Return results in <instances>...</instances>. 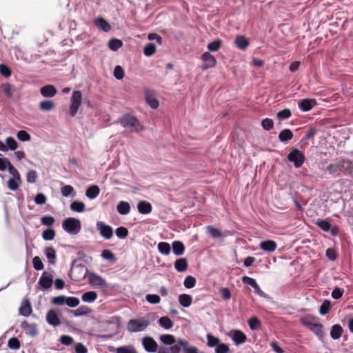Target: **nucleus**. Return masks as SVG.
Returning a JSON list of instances; mask_svg holds the SVG:
<instances>
[{"label":"nucleus","mask_w":353,"mask_h":353,"mask_svg":"<svg viewBox=\"0 0 353 353\" xmlns=\"http://www.w3.org/2000/svg\"><path fill=\"white\" fill-rule=\"evenodd\" d=\"M88 270L81 263H79L77 260L72 262L69 276L75 281H80L88 275Z\"/></svg>","instance_id":"obj_1"},{"label":"nucleus","mask_w":353,"mask_h":353,"mask_svg":"<svg viewBox=\"0 0 353 353\" xmlns=\"http://www.w3.org/2000/svg\"><path fill=\"white\" fill-rule=\"evenodd\" d=\"M150 323V321L143 317L132 319L128 323L127 330L130 333L143 332Z\"/></svg>","instance_id":"obj_2"},{"label":"nucleus","mask_w":353,"mask_h":353,"mask_svg":"<svg viewBox=\"0 0 353 353\" xmlns=\"http://www.w3.org/2000/svg\"><path fill=\"white\" fill-rule=\"evenodd\" d=\"M63 230L70 235H77L81 229V224L79 219L70 217L64 219L62 222Z\"/></svg>","instance_id":"obj_3"},{"label":"nucleus","mask_w":353,"mask_h":353,"mask_svg":"<svg viewBox=\"0 0 353 353\" xmlns=\"http://www.w3.org/2000/svg\"><path fill=\"white\" fill-rule=\"evenodd\" d=\"M120 122L123 128L130 132H138L142 129V127L137 119L131 115L127 114L123 116Z\"/></svg>","instance_id":"obj_4"},{"label":"nucleus","mask_w":353,"mask_h":353,"mask_svg":"<svg viewBox=\"0 0 353 353\" xmlns=\"http://www.w3.org/2000/svg\"><path fill=\"white\" fill-rule=\"evenodd\" d=\"M287 159L293 163L295 168H301L305 161L304 153L297 148H293L288 154Z\"/></svg>","instance_id":"obj_5"},{"label":"nucleus","mask_w":353,"mask_h":353,"mask_svg":"<svg viewBox=\"0 0 353 353\" xmlns=\"http://www.w3.org/2000/svg\"><path fill=\"white\" fill-rule=\"evenodd\" d=\"M82 102V93L81 91L76 90L72 92L70 105L69 108V113L71 117H74L77 113Z\"/></svg>","instance_id":"obj_6"},{"label":"nucleus","mask_w":353,"mask_h":353,"mask_svg":"<svg viewBox=\"0 0 353 353\" xmlns=\"http://www.w3.org/2000/svg\"><path fill=\"white\" fill-rule=\"evenodd\" d=\"M88 283L96 288H105L108 287L106 281L94 272L88 273Z\"/></svg>","instance_id":"obj_7"},{"label":"nucleus","mask_w":353,"mask_h":353,"mask_svg":"<svg viewBox=\"0 0 353 353\" xmlns=\"http://www.w3.org/2000/svg\"><path fill=\"white\" fill-rule=\"evenodd\" d=\"M61 314L59 310L51 309L46 314V321L53 327L59 326L61 324Z\"/></svg>","instance_id":"obj_8"},{"label":"nucleus","mask_w":353,"mask_h":353,"mask_svg":"<svg viewBox=\"0 0 353 353\" xmlns=\"http://www.w3.org/2000/svg\"><path fill=\"white\" fill-rule=\"evenodd\" d=\"M53 282V275L50 272H43L39 280L38 284L43 290L50 288Z\"/></svg>","instance_id":"obj_9"},{"label":"nucleus","mask_w":353,"mask_h":353,"mask_svg":"<svg viewBox=\"0 0 353 353\" xmlns=\"http://www.w3.org/2000/svg\"><path fill=\"white\" fill-rule=\"evenodd\" d=\"M97 229L99 230L100 234L105 239H110L113 236V230L111 226L104 223L102 221H97Z\"/></svg>","instance_id":"obj_10"},{"label":"nucleus","mask_w":353,"mask_h":353,"mask_svg":"<svg viewBox=\"0 0 353 353\" xmlns=\"http://www.w3.org/2000/svg\"><path fill=\"white\" fill-rule=\"evenodd\" d=\"M21 327L27 335L31 337H34L39 334L37 325L34 323H30L27 321H23L21 323Z\"/></svg>","instance_id":"obj_11"},{"label":"nucleus","mask_w":353,"mask_h":353,"mask_svg":"<svg viewBox=\"0 0 353 353\" xmlns=\"http://www.w3.org/2000/svg\"><path fill=\"white\" fill-rule=\"evenodd\" d=\"M142 345L148 352H156L158 349L157 343L150 336H145L142 339Z\"/></svg>","instance_id":"obj_12"},{"label":"nucleus","mask_w":353,"mask_h":353,"mask_svg":"<svg viewBox=\"0 0 353 353\" xmlns=\"http://www.w3.org/2000/svg\"><path fill=\"white\" fill-rule=\"evenodd\" d=\"M201 59L203 61V68L208 70L215 67L216 61L213 55L210 52H205L201 56Z\"/></svg>","instance_id":"obj_13"},{"label":"nucleus","mask_w":353,"mask_h":353,"mask_svg":"<svg viewBox=\"0 0 353 353\" xmlns=\"http://www.w3.org/2000/svg\"><path fill=\"white\" fill-rule=\"evenodd\" d=\"M259 248L266 252H273L276 250L277 244L273 240H266L260 243Z\"/></svg>","instance_id":"obj_14"},{"label":"nucleus","mask_w":353,"mask_h":353,"mask_svg":"<svg viewBox=\"0 0 353 353\" xmlns=\"http://www.w3.org/2000/svg\"><path fill=\"white\" fill-rule=\"evenodd\" d=\"M231 339L234 342L236 345H239L246 341L245 334L240 330H234L231 333Z\"/></svg>","instance_id":"obj_15"},{"label":"nucleus","mask_w":353,"mask_h":353,"mask_svg":"<svg viewBox=\"0 0 353 353\" xmlns=\"http://www.w3.org/2000/svg\"><path fill=\"white\" fill-rule=\"evenodd\" d=\"M57 90L52 85H45L40 89V93L43 97L52 98L57 94Z\"/></svg>","instance_id":"obj_16"},{"label":"nucleus","mask_w":353,"mask_h":353,"mask_svg":"<svg viewBox=\"0 0 353 353\" xmlns=\"http://www.w3.org/2000/svg\"><path fill=\"white\" fill-rule=\"evenodd\" d=\"M316 105L315 99H303L299 103V108L303 112H307Z\"/></svg>","instance_id":"obj_17"},{"label":"nucleus","mask_w":353,"mask_h":353,"mask_svg":"<svg viewBox=\"0 0 353 353\" xmlns=\"http://www.w3.org/2000/svg\"><path fill=\"white\" fill-rule=\"evenodd\" d=\"M94 25L105 32H108L111 30L110 23L102 17L97 18L94 21Z\"/></svg>","instance_id":"obj_18"},{"label":"nucleus","mask_w":353,"mask_h":353,"mask_svg":"<svg viewBox=\"0 0 353 353\" xmlns=\"http://www.w3.org/2000/svg\"><path fill=\"white\" fill-rule=\"evenodd\" d=\"M137 209L139 213L148 214L152 211V205L149 202L141 201L138 203Z\"/></svg>","instance_id":"obj_19"},{"label":"nucleus","mask_w":353,"mask_h":353,"mask_svg":"<svg viewBox=\"0 0 353 353\" xmlns=\"http://www.w3.org/2000/svg\"><path fill=\"white\" fill-rule=\"evenodd\" d=\"M343 332V329L339 324H335L332 326L330 330V336L334 340L341 338Z\"/></svg>","instance_id":"obj_20"},{"label":"nucleus","mask_w":353,"mask_h":353,"mask_svg":"<svg viewBox=\"0 0 353 353\" xmlns=\"http://www.w3.org/2000/svg\"><path fill=\"white\" fill-rule=\"evenodd\" d=\"M293 138V133L290 129L281 130L279 134V139L283 143H287Z\"/></svg>","instance_id":"obj_21"},{"label":"nucleus","mask_w":353,"mask_h":353,"mask_svg":"<svg viewBox=\"0 0 353 353\" xmlns=\"http://www.w3.org/2000/svg\"><path fill=\"white\" fill-rule=\"evenodd\" d=\"M179 303L183 307H188L192 305V297L188 294H182L179 296Z\"/></svg>","instance_id":"obj_22"},{"label":"nucleus","mask_w":353,"mask_h":353,"mask_svg":"<svg viewBox=\"0 0 353 353\" xmlns=\"http://www.w3.org/2000/svg\"><path fill=\"white\" fill-rule=\"evenodd\" d=\"M19 314L24 316H29L32 312V307L28 300H24L19 309Z\"/></svg>","instance_id":"obj_23"},{"label":"nucleus","mask_w":353,"mask_h":353,"mask_svg":"<svg viewBox=\"0 0 353 353\" xmlns=\"http://www.w3.org/2000/svg\"><path fill=\"white\" fill-rule=\"evenodd\" d=\"M99 193H100L99 188L96 185H93L92 186H90L86 190L85 196L90 199H94L99 196Z\"/></svg>","instance_id":"obj_24"},{"label":"nucleus","mask_w":353,"mask_h":353,"mask_svg":"<svg viewBox=\"0 0 353 353\" xmlns=\"http://www.w3.org/2000/svg\"><path fill=\"white\" fill-rule=\"evenodd\" d=\"M75 316H81L88 315L92 312V310L86 305H81L75 310H69Z\"/></svg>","instance_id":"obj_25"},{"label":"nucleus","mask_w":353,"mask_h":353,"mask_svg":"<svg viewBox=\"0 0 353 353\" xmlns=\"http://www.w3.org/2000/svg\"><path fill=\"white\" fill-rule=\"evenodd\" d=\"M173 253L176 256H181L184 253L185 246L182 242L175 241L172 244Z\"/></svg>","instance_id":"obj_26"},{"label":"nucleus","mask_w":353,"mask_h":353,"mask_svg":"<svg viewBox=\"0 0 353 353\" xmlns=\"http://www.w3.org/2000/svg\"><path fill=\"white\" fill-rule=\"evenodd\" d=\"M188 265V261L185 258H180L174 262V268L179 272H185Z\"/></svg>","instance_id":"obj_27"},{"label":"nucleus","mask_w":353,"mask_h":353,"mask_svg":"<svg viewBox=\"0 0 353 353\" xmlns=\"http://www.w3.org/2000/svg\"><path fill=\"white\" fill-rule=\"evenodd\" d=\"M117 210L120 214L126 215L130 211V205L126 201H120L117 206Z\"/></svg>","instance_id":"obj_28"},{"label":"nucleus","mask_w":353,"mask_h":353,"mask_svg":"<svg viewBox=\"0 0 353 353\" xmlns=\"http://www.w3.org/2000/svg\"><path fill=\"white\" fill-rule=\"evenodd\" d=\"M235 44L238 48L245 50L249 46V41L246 37L243 36H238L235 39Z\"/></svg>","instance_id":"obj_29"},{"label":"nucleus","mask_w":353,"mask_h":353,"mask_svg":"<svg viewBox=\"0 0 353 353\" xmlns=\"http://www.w3.org/2000/svg\"><path fill=\"white\" fill-rule=\"evenodd\" d=\"M97 298V294L94 291H89L83 293L81 299L85 303H92Z\"/></svg>","instance_id":"obj_30"},{"label":"nucleus","mask_w":353,"mask_h":353,"mask_svg":"<svg viewBox=\"0 0 353 353\" xmlns=\"http://www.w3.org/2000/svg\"><path fill=\"white\" fill-rule=\"evenodd\" d=\"M159 325L165 330H170L173 327V323L168 316L161 317L158 321Z\"/></svg>","instance_id":"obj_31"},{"label":"nucleus","mask_w":353,"mask_h":353,"mask_svg":"<svg viewBox=\"0 0 353 353\" xmlns=\"http://www.w3.org/2000/svg\"><path fill=\"white\" fill-rule=\"evenodd\" d=\"M45 254L51 264L55 263L56 260V251L52 247H48L45 250Z\"/></svg>","instance_id":"obj_32"},{"label":"nucleus","mask_w":353,"mask_h":353,"mask_svg":"<svg viewBox=\"0 0 353 353\" xmlns=\"http://www.w3.org/2000/svg\"><path fill=\"white\" fill-rule=\"evenodd\" d=\"M3 91L4 94L10 99L12 98L14 92L16 91L14 85L6 83L2 85Z\"/></svg>","instance_id":"obj_33"},{"label":"nucleus","mask_w":353,"mask_h":353,"mask_svg":"<svg viewBox=\"0 0 353 353\" xmlns=\"http://www.w3.org/2000/svg\"><path fill=\"white\" fill-rule=\"evenodd\" d=\"M21 183V179L19 178V180H17V178H10L8 179L7 182V185L9 190L12 191H15L19 188Z\"/></svg>","instance_id":"obj_34"},{"label":"nucleus","mask_w":353,"mask_h":353,"mask_svg":"<svg viewBox=\"0 0 353 353\" xmlns=\"http://www.w3.org/2000/svg\"><path fill=\"white\" fill-rule=\"evenodd\" d=\"M55 107L54 103L51 100H45L39 103V108L43 111H50Z\"/></svg>","instance_id":"obj_35"},{"label":"nucleus","mask_w":353,"mask_h":353,"mask_svg":"<svg viewBox=\"0 0 353 353\" xmlns=\"http://www.w3.org/2000/svg\"><path fill=\"white\" fill-rule=\"evenodd\" d=\"M207 338V345L210 347H216L218 345L221 343L219 338L214 336L211 334H208L206 335Z\"/></svg>","instance_id":"obj_36"},{"label":"nucleus","mask_w":353,"mask_h":353,"mask_svg":"<svg viewBox=\"0 0 353 353\" xmlns=\"http://www.w3.org/2000/svg\"><path fill=\"white\" fill-rule=\"evenodd\" d=\"M61 192L62 195L65 197H68L70 196H74L76 194L73 187L70 185L63 186L61 188Z\"/></svg>","instance_id":"obj_37"},{"label":"nucleus","mask_w":353,"mask_h":353,"mask_svg":"<svg viewBox=\"0 0 353 353\" xmlns=\"http://www.w3.org/2000/svg\"><path fill=\"white\" fill-rule=\"evenodd\" d=\"M70 209L76 212H83L85 210V205L83 202L74 201L71 203Z\"/></svg>","instance_id":"obj_38"},{"label":"nucleus","mask_w":353,"mask_h":353,"mask_svg":"<svg viewBox=\"0 0 353 353\" xmlns=\"http://www.w3.org/2000/svg\"><path fill=\"white\" fill-rule=\"evenodd\" d=\"M159 252L163 255H168L170 252V245L167 242H160L158 244Z\"/></svg>","instance_id":"obj_39"},{"label":"nucleus","mask_w":353,"mask_h":353,"mask_svg":"<svg viewBox=\"0 0 353 353\" xmlns=\"http://www.w3.org/2000/svg\"><path fill=\"white\" fill-rule=\"evenodd\" d=\"M316 225L324 232H329L331 230V224L325 219H319L316 221Z\"/></svg>","instance_id":"obj_40"},{"label":"nucleus","mask_w":353,"mask_h":353,"mask_svg":"<svg viewBox=\"0 0 353 353\" xmlns=\"http://www.w3.org/2000/svg\"><path fill=\"white\" fill-rule=\"evenodd\" d=\"M116 353H138L133 345H123L116 349Z\"/></svg>","instance_id":"obj_41"},{"label":"nucleus","mask_w":353,"mask_h":353,"mask_svg":"<svg viewBox=\"0 0 353 353\" xmlns=\"http://www.w3.org/2000/svg\"><path fill=\"white\" fill-rule=\"evenodd\" d=\"M5 145L8 148V150H15L18 148V143L14 138L11 137H7L6 139Z\"/></svg>","instance_id":"obj_42"},{"label":"nucleus","mask_w":353,"mask_h":353,"mask_svg":"<svg viewBox=\"0 0 353 353\" xmlns=\"http://www.w3.org/2000/svg\"><path fill=\"white\" fill-rule=\"evenodd\" d=\"M310 330L314 332L319 337H322L323 336V325L320 323H314V325H310Z\"/></svg>","instance_id":"obj_43"},{"label":"nucleus","mask_w":353,"mask_h":353,"mask_svg":"<svg viewBox=\"0 0 353 353\" xmlns=\"http://www.w3.org/2000/svg\"><path fill=\"white\" fill-rule=\"evenodd\" d=\"M156 52V46L154 43H148L143 48V53L147 57H150Z\"/></svg>","instance_id":"obj_44"},{"label":"nucleus","mask_w":353,"mask_h":353,"mask_svg":"<svg viewBox=\"0 0 353 353\" xmlns=\"http://www.w3.org/2000/svg\"><path fill=\"white\" fill-rule=\"evenodd\" d=\"M123 45L121 40L117 39H112L109 41L108 46L112 51H117Z\"/></svg>","instance_id":"obj_45"},{"label":"nucleus","mask_w":353,"mask_h":353,"mask_svg":"<svg viewBox=\"0 0 353 353\" xmlns=\"http://www.w3.org/2000/svg\"><path fill=\"white\" fill-rule=\"evenodd\" d=\"M161 341L165 345H173L176 341L173 335L163 334L160 336Z\"/></svg>","instance_id":"obj_46"},{"label":"nucleus","mask_w":353,"mask_h":353,"mask_svg":"<svg viewBox=\"0 0 353 353\" xmlns=\"http://www.w3.org/2000/svg\"><path fill=\"white\" fill-rule=\"evenodd\" d=\"M20 342L16 337H12L8 340V347L11 350H17L20 348Z\"/></svg>","instance_id":"obj_47"},{"label":"nucleus","mask_w":353,"mask_h":353,"mask_svg":"<svg viewBox=\"0 0 353 353\" xmlns=\"http://www.w3.org/2000/svg\"><path fill=\"white\" fill-rule=\"evenodd\" d=\"M115 234L118 238L124 239L128 235V230L125 227H119L116 229Z\"/></svg>","instance_id":"obj_48"},{"label":"nucleus","mask_w":353,"mask_h":353,"mask_svg":"<svg viewBox=\"0 0 353 353\" xmlns=\"http://www.w3.org/2000/svg\"><path fill=\"white\" fill-rule=\"evenodd\" d=\"M248 324H249L250 328L252 330H257L261 327L260 321L258 319V318H256L255 316L251 317L248 320Z\"/></svg>","instance_id":"obj_49"},{"label":"nucleus","mask_w":353,"mask_h":353,"mask_svg":"<svg viewBox=\"0 0 353 353\" xmlns=\"http://www.w3.org/2000/svg\"><path fill=\"white\" fill-rule=\"evenodd\" d=\"M17 139L22 142L29 141L30 140V135L26 130H19L17 133Z\"/></svg>","instance_id":"obj_50"},{"label":"nucleus","mask_w":353,"mask_h":353,"mask_svg":"<svg viewBox=\"0 0 353 353\" xmlns=\"http://www.w3.org/2000/svg\"><path fill=\"white\" fill-rule=\"evenodd\" d=\"M183 284L184 286L188 289L192 288L196 285V279L192 276H188L185 278Z\"/></svg>","instance_id":"obj_51"},{"label":"nucleus","mask_w":353,"mask_h":353,"mask_svg":"<svg viewBox=\"0 0 353 353\" xmlns=\"http://www.w3.org/2000/svg\"><path fill=\"white\" fill-rule=\"evenodd\" d=\"M38 178L35 170H30L26 174V181L28 183H34Z\"/></svg>","instance_id":"obj_52"},{"label":"nucleus","mask_w":353,"mask_h":353,"mask_svg":"<svg viewBox=\"0 0 353 353\" xmlns=\"http://www.w3.org/2000/svg\"><path fill=\"white\" fill-rule=\"evenodd\" d=\"M65 305L70 307H75L79 305V299L74 296H66Z\"/></svg>","instance_id":"obj_53"},{"label":"nucleus","mask_w":353,"mask_h":353,"mask_svg":"<svg viewBox=\"0 0 353 353\" xmlns=\"http://www.w3.org/2000/svg\"><path fill=\"white\" fill-rule=\"evenodd\" d=\"M55 236V232L53 229H48L43 232L42 237L46 241H51Z\"/></svg>","instance_id":"obj_54"},{"label":"nucleus","mask_w":353,"mask_h":353,"mask_svg":"<svg viewBox=\"0 0 353 353\" xmlns=\"http://www.w3.org/2000/svg\"><path fill=\"white\" fill-rule=\"evenodd\" d=\"M101 257L106 261H112L115 260L114 254L109 250H103L101 252Z\"/></svg>","instance_id":"obj_55"},{"label":"nucleus","mask_w":353,"mask_h":353,"mask_svg":"<svg viewBox=\"0 0 353 353\" xmlns=\"http://www.w3.org/2000/svg\"><path fill=\"white\" fill-rule=\"evenodd\" d=\"M114 77L117 80H121L124 77V71L120 65H117L114 69Z\"/></svg>","instance_id":"obj_56"},{"label":"nucleus","mask_w":353,"mask_h":353,"mask_svg":"<svg viewBox=\"0 0 353 353\" xmlns=\"http://www.w3.org/2000/svg\"><path fill=\"white\" fill-rule=\"evenodd\" d=\"M291 114H292L290 109H284L279 111L276 116L279 120H284L290 117Z\"/></svg>","instance_id":"obj_57"},{"label":"nucleus","mask_w":353,"mask_h":353,"mask_svg":"<svg viewBox=\"0 0 353 353\" xmlns=\"http://www.w3.org/2000/svg\"><path fill=\"white\" fill-rule=\"evenodd\" d=\"M145 299L151 304H157L161 301L160 296L157 294H147Z\"/></svg>","instance_id":"obj_58"},{"label":"nucleus","mask_w":353,"mask_h":353,"mask_svg":"<svg viewBox=\"0 0 353 353\" xmlns=\"http://www.w3.org/2000/svg\"><path fill=\"white\" fill-rule=\"evenodd\" d=\"M221 45L220 40H216L213 42L208 43V49L211 52H216L219 50Z\"/></svg>","instance_id":"obj_59"},{"label":"nucleus","mask_w":353,"mask_h":353,"mask_svg":"<svg viewBox=\"0 0 353 353\" xmlns=\"http://www.w3.org/2000/svg\"><path fill=\"white\" fill-rule=\"evenodd\" d=\"M145 100L152 108L156 109L158 108L159 101L155 98L147 94L145 96Z\"/></svg>","instance_id":"obj_60"},{"label":"nucleus","mask_w":353,"mask_h":353,"mask_svg":"<svg viewBox=\"0 0 353 353\" xmlns=\"http://www.w3.org/2000/svg\"><path fill=\"white\" fill-rule=\"evenodd\" d=\"M207 230L209 234L214 238H220L222 236V232L212 226H208Z\"/></svg>","instance_id":"obj_61"},{"label":"nucleus","mask_w":353,"mask_h":353,"mask_svg":"<svg viewBox=\"0 0 353 353\" xmlns=\"http://www.w3.org/2000/svg\"><path fill=\"white\" fill-rule=\"evenodd\" d=\"M261 125L265 130H270L273 128L274 122L273 120L269 118L264 119L261 121Z\"/></svg>","instance_id":"obj_62"},{"label":"nucleus","mask_w":353,"mask_h":353,"mask_svg":"<svg viewBox=\"0 0 353 353\" xmlns=\"http://www.w3.org/2000/svg\"><path fill=\"white\" fill-rule=\"evenodd\" d=\"M55 221V219L52 216H45L41 217V222L43 225L46 226H52Z\"/></svg>","instance_id":"obj_63"},{"label":"nucleus","mask_w":353,"mask_h":353,"mask_svg":"<svg viewBox=\"0 0 353 353\" xmlns=\"http://www.w3.org/2000/svg\"><path fill=\"white\" fill-rule=\"evenodd\" d=\"M229 347L227 344L220 343L215 348L216 353H228Z\"/></svg>","instance_id":"obj_64"}]
</instances>
